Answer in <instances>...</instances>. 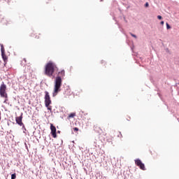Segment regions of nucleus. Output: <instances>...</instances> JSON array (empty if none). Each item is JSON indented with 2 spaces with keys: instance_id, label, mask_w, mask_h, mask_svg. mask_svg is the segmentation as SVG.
I'll list each match as a JSON object with an SVG mask.
<instances>
[{
  "instance_id": "5701e85b",
  "label": "nucleus",
  "mask_w": 179,
  "mask_h": 179,
  "mask_svg": "<svg viewBox=\"0 0 179 179\" xmlns=\"http://www.w3.org/2000/svg\"><path fill=\"white\" fill-rule=\"evenodd\" d=\"M101 64H106V62H101Z\"/></svg>"
},
{
  "instance_id": "1a4fd4ad",
  "label": "nucleus",
  "mask_w": 179,
  "mask_h": 179,
  "mask_svg": "<svg viewBox=\"0 0 179 179\" xmlns=\"http://www.w3.org/2000/svg\"><path fill=\"white\" fill-rule=\"evenodd\" d=\"M64 96H71V89L69 87L66 88L64 92Z\"/></svg>"
},
{
  "instance_id": "20e7f679",
  "label": "nucleus",
  "mask_w": 179,
  "mask_h": 179,
  "mask_svg": "<svg viewBox=\"0 0 179 179\" xmlns=\"http://www.w3.org/2000/svg\"><path fill=\"white\" fill-rule=\"evenodd\" d=\"M44 99H45V107H47L48 110L51 111V110H52V108L50 106V104H51V103H52L51 96H50V93L47 91L45 92Z\"/></svg>"
},
{
  "instance_id": "412c9836",
  "label": "nucleus",
  "mask_w": 179,
  "mask_h": 179,
  "mask_svg": "<svg viewBox=\"0 0 179 179\" xmlns=\"http://www.w3.org/2000/svg\"><path fill=\"white\" fill-rule=\"evenodd\" d=\"M160 23L163 26V24H164V21H162Z\"/></svg>"
},
{
  "instance_id": "423d86ee",
  "label": "nucleus",
  "mask_w": 179,
  "mask_h": 179,
  "mask_svg": "<svg viewBox=\"0 0 179 179\" xmlns=\"http://www.w3.org/2000/svg\"><path fill=\"white\" fill-rule=\"evenodd\" d=\"M22 120H23V113H21L20 116H16L15 117V121L17 124H18V125H20V127H22V125H24Z\"/></svg>"
},
{
  "instance_id": "aec40b11",
  "label": "nucleus",
  "mask_w": 179,
  "mask_h": 179,
  "mask_svg": "<svg viewBox=\"0 0 179 179\" xmlns=\"http://www.w3.org/2000/svg\"><path fill=\"white\" fill-rule=\"evenodd\" d=\"M73 131H79V129L78 127H74L73 128Z\"/></svg>"
},
{
  "instance_id": "f8f14e48",
  "label": "nucleus",
  "mask_w": 179,
  "mask_h": 179,
  "mask_svg": "<svg viewBox=\"0 0 179 179\" xmlns=\"http://www.w3.org/2000/svg\"><path fill=\"white\" fill-rule=\"evenodd\" d=\"M0 46H1V54L5 53V48L3 47V44L1 43Z\"/></svg>"
},
{
  "instance_id": "f3484780",
  "label": "nucleus",
  "mask_w": 179,
  "mask_h": 179,
  "mask_svg": "<svg viewBox=\"0 0 179 179\" xmlns=\"http://www.w3.org/2000/svg\"><path fill=\"white\" fill-rule=\"evenodd\" d=\"M145 8H149V3L148 2L145 3Z\"/></svg>"
},
{
  "instance_id": "6ab92c4d",
  "label": "nucleus",
  "mask_w": 179,
  "mask_h": 179,
  "mask_svg": "<svg viewBox=\"0 0 179 179\" xmlns=\"http://www.w3.org/2000/svg\"><path fill=\"white\" fill-rule=\"evenodd\" d=\"M157 19H159V20H162V17L161 15H158V16H157Z\"/></svg>"
},
{
  "instance_id": "4be33fe9",
  "label": "nucleus",
  "mask_w": 179,
  "mask_h": 179,
  "mask_svg": "<svg viewBox=\"0 0 179 179\" xmlns=\"http://www.w3.org/2000/svg\"><path fill=\"white\" fill-rule=\"evenodd\" d=\"M23 61H24V62H26L27 61H26V59H23Z\"/></svg>"
},
{
  "instance_id": "ddd939ff",
  "label": "nucleus",
  "mask_w": 179,
  "mask_h": 179,
  "mask_svg": "<svg viewBox=\"0 0 179 179\" xmlns=\"http://www.w3.org/2000/svg\"><path fill=\"white\" fill-rule=\"evenodd\" d=\"M75 115H76L75 113H71L69 116H68V120H70L71 118H73V117H75Z\"/></svg>"
},
{
  "instance_id": "f03ea898",
  "label": "nucleus",
  "mask_w": 179,
  "mask_h": 179,
  "mask_svg": "<svg viewBox=\"0 0 179 179\" xmlns=\"http://www.w3.org/2000/svg\"><path fill=\"white\" fill-rule=\"evenodd\" d=\"M57 69H58V68L57 65H55V63L49 62L45 66L44 74L49 78H52V76H54V72H55Z\"/></svg>"
},
{
  "instance_id": "6e6552de",
  "label": "nucleus",
  "mask_w": 179,
  "mask_h": 179,
  "mask_svg": "<svg viewBox=\"0 0 179 179\" xmlns=\"http://www.w3.org/2000/svg\"><path fill=\"white\" fill-rule=\"evenodd\" d=\"M1 57L4 63L6 64V62H8V56H6V54H5V52L1 53Z\"/></svg>"
},
{
  "instance_id": "a211bd4d",
  "label": "nucleus",
  "mask_w": 179,
  "mask_h": 179,
  "mask_svg": "<svg viewBox=\"0 0 179 179\" xmlns=\"http://www.w3.org/2000/svg\"><path fill=\"white\" fill-rule=\"evenodd\" d=\"M130 34H131V37H134V38H136V35H135V34H134L132 33H131Z\"/></svg>"
},
{
  "instance_id": "9d476101",
  "label": "nucleus",
  "mask_w": 179,
  "mask_h": 179,
  "mask_svg": "<svg viewBox=\"0 0 179 179\" xmlns=\"http://www.w3.org/2000/svg\"><path fill=\"white\" fill-rule=\"evenodd\" d=\"M27 72H29V73H33V70L30 69V66H29L24 70V73H27Z\"/></svg>"
},
{
  "instance_id": "f257e3e1",
  "label": "nucleus",
  "mask_w": 179,
  "mask_h": 179,
  "mask_svg": "<svg viewBox=\"0 0 179 179\" xmlns=\"http://www.w3.org/2000/svg\"><path fill=\"white\" fill-rule=\"evenodd\" d=\"M65 76V70H62L58 72V74L55 80V87L52 93L53 97H55L59 92H61V86H62V78Z\"/></svg>"
},
{
  "instance_id": "39448f33",
  "label": "nucleus",
  "mask_w": 179,
  "mask_h": 179,
  "mask_svg": "<svg viewBox=\"0 0 179 179\" xmlns=\"http://www.w3.org/2000/svg\"><path fill=\"white\" fill-rule=\"evenodd\" d=\"M135 164L137 165L138 167H139V169H141V170H146V167H145V164L142 163V161L139 159H135Z\"/></svg>"
},
{
  "instance_id": "2eb2a0df",
  "label": "nucleus",
  "mask_w": 179,
  "mask_h": 179,
  "mask_svg": "<svg viewBox=\"0 0 179 179\" xmlns=\"http://www.w3.org/2000/svg\"><path fill=\"white\" fill-rule=\"evenodd\" d=\"M166 29L169 30V29H171V27L170 26V24H169L168 22H166Z\"/></svg>"
},
{
  "instance_id": "0eeeda50",
  "label": "nucleus",
  "mask_w": 179,
  "mask_h": 179,
  "mask_svg": "<svg viewBox=\"0 0 179 179\" xmlns=\"http://www.w3.org/2000/svg\"><path fill=\"white\" fill-rule=\"evenodd\" d=\"M51 134L53 138H57V128L54 124H50Z\"/></svg>"
},
{
  "instance_id": "7ed1b4c3",
  "label": "nucleus",
  "mask_w": 179,
  "mask_h": 179,
  "mask_svg": "<svg viewBox=\"0 0 179 179\" xmlns=\"http://www.w3.org/2000/svg\"><path fill=\"white\" fill-rule=\"evenodd\" d=\"M0 96L6 99L4 103L8 101V93H6V85H5V83H2L0 86Z\"/></svg>"
},
{
  "instance_id": "4468645a",
  "label": "nucleus",
  "mask_w": 179,
  "mask_h": 179,
  "mask_svg": "<svg viewBox=\"0 0 179 179\" xmlns=\"http://www.w3.org/2000/svg\"><path fill=\"white\" fill-rule=\"evenodd\" d=\"M16 178V173H13L11 175V179H15Z\"/></svg>"
},
{
  "instance_id": "dca6fc26",
  "label": "nucleus",
  "mask_w": 179,
  "mask_h": 179,
  "mask_svg": "<svg viewBox=\"0 0 179 179\" xmlns=\"http://www.w3.org/2000/svg\"><path fill=\"white\" fill-rule=\"evenodd\" d=\"M118 138H122V134H121V132H119V134L117 135Z\"/></svg>"
},
{
  "instance_id": "b1692460",
  "label": "nucleus",
  "mask_w": 179,
  "mask_h": 179,
  "mask_svg": "<svg viewBox=\"0 0 179 179\" xmlns=\"http://www.w3.org/2000/svg\"><path fill=\"white\" fill-rule=\"evenodd\" d=\"M1 113H0V121H1Z\"/></svg>"
},
{
  "instance_id": "9b49d317",
  "label": "nucleus",
  "mask_w": 179,
  "mask_h": 179,
  "mask_svg": "<svg viewBox=\"0 0 179 179\" xmlns=\"http://www.w3.org/2000/svg\"><path fill=\"white\" fill-rule=\"evenodd\" d=\"M31 37H34V38H36L37 40H38V38H40V34H34V33H32L31 34Z\"/></svg>"
}]
</instances>
